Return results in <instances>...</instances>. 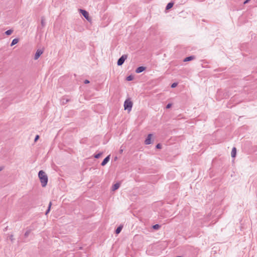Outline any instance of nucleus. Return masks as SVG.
<instances>
[{
	"label": "nucleus",
	"mask_w": 257,
	"mask_h": 257,
	"mask_svg": "<svg viewBox=\"0 0 257 257\" xmlns=\"http://www.w3.org/2000/svg\"><path fill=\"white\" fill-rule=\"evenodd\" d=\"M38 176L41 183L42 186L45 187L48 183V177L45 172L42 170L39 172Z\"/></svg>",
	"instance_id": "f257e3e1"
},
{
	"label": "nucleus",
	"mask_w": 257,
	"mask_h": 257,
	"mask_svg": "<svg viewBox=\"0 0 257 257\" xmlns=\"http://www.w3.org/2000/svg\"><path fill=\"white\" fill-rule=\"evenodd\" d=\"M133 106V102L132 101L128 99H126L124 102V108L125 110H127L130 112L132 110Z\"/></svg>",
	"instance_id": "f03ea898"
},
{
	"label": "nucleus",
	"mask_w": 257,
	"mask_h": 257,
	"mask_svg": "<svg viewBox=\"0 0 257 257\" xmlns=\"http://www.w3.org/2000/svg\"><path fill=\"white\" fill-rule=\"evenodd\" d=\"M79 11L87 21H90L91 20L89 14L87 11L82 9H79Z\"/></svg>",
	"instance_id": "7ed1b4c3"
},
{
	"label": "nucleus",
	"mask_w": 257,
	"mask_h": 257,
	"mask_svg": "<svg viewBox=\"0 0 257 257\" xmlns=\"http://www.w3.org/2000/svg\"><path fill=\"white\" fill-rule=\"evenodd\" d=\"M127 56L126 55H123L117 61V64L118 66H120L123 64L124 61L126 59Z\"/></svg>",
	"instance_id": "20e7f679"
},
{
	"label": "nucleus",
	"mask_w": 257,
	"mask_h": 257,
	"mask_svg": "<svg viewBox=\"0 0 257 257\" xmlns=\"http://www.w3.org/2000/svg\"><path fill=\"white\" fill-rule=\"evenodd\" d=\"M153 135L152 134L148 135L147 139H146L145 141V143L146 145H150L152 143V138Z\"/></svg>",
	"instance_id": "39448f33"
},
{
	"label": "nucleus",
	"mask_w": 257,
	"mask_h": 257,
	"mask_svg": "<svg viewBox=\"0 0 257 257\" xmlns=\"http://www.w3.org/2000/svg\"><path fill=\"white\" fill-rule=\"evenodd\" d=\"M43 51L42 50H38L35 55V60H37L39 58V57L43 54Z\"/></svg>",
	"instance_id": "423d86ee"
},
{
	"label": "nucleus",
	"mask_w": 257,
	"mask_h": 257,
	"mask_svg": "<svg viewBox=\"0 0 257 257\" xmlns=\"http://www.w3.org/2000/svg\"><path fill=\"white\" fill-rule=\"evenodd\" d=\"M109 159H110V156L109 155L103 160V161L101 163V165L103 166H105L108 162V161H109Z\"/></svg>",
	"instance_id": "0eeeda50"
},
{
	"label": "nucleus",
	"mask_w": 257,
	"mask_h": 257,
	"mask_svg": "<svg viewBox=\"0 0 257 257\" xmlns=\"http://www.w3.org/2000/svg\"><path fill=\"white\" fill-rule=\"evenodd\" d=\"M145 70V67L143 66L139 67L136 70V72L137 73H140Z\"/></svg>",
	"instance_id": "6e6552de"
},
{
	"label": "nucleus",
	"mask_w": 257,
	"mask_h": 257,
	"mask_svg": "<svg viewBox=\"0 0 257 257\" xmlns=\"http://www.w3.org/2000/svg\"><path fill=\"white\" fill-rule=\"evenodd\" d=\"M236 154V149L235 147H233L231 152V156L232 158H234Z\"/></svg>",
	"instance_id": "1a4fd4ad"
},
{
	"label": "nucleus",
	"mask_w": 257,
	"mask_h": 257,
	"mask_svg": "<svg viewBox=\"0 0 257 257\" xmlns=\"http://www.w3.org/2000/svg\"><path fill=\"white\" fill-rule=\"evenodd\" d=\"M119 186H120L119 183H117L113 185L112 190L113 191H115V190H117L119 187Z\"/></svg>",
	"instance_id": "9d476101"
},
{
	"label": "nucleus",
	"mask_w": 257,
	"mask_h": 257,
	"mask_svg": "<svg viewBox=\"0 0 257 257\" xmlns=\"http://www.w3.org/2000/svg\"><path fill=\"white\" fill-rule=\"evenodd\" d=\"M31 229H27L26 231V232H25V234H24V236L25 237H27L29 234H30L31 232Z\"/></svg>",
	"instance_id": "9b49d317"
},
{
	"label": "nucleus",
	"mask_w": 257,
	"mask_h": 257,
	"mask_svg": "<svg viewBox=\"0 0 257 257\" xmlns=\"http://www.w3.org/2000/svg\"><path fill=\"white\" fill-rule=\"evenodd\" d=\"M173 3H169L167 4L166 9L167 10H168L170 9L171 8H172L173 7Z\"/></svg>",
	"instance_id": "f8f14e48"
},
{
	"label": "nucleus",
	"mask_w": 257,
	"mask_h": 257,
	"mask_svg": "<svg viewBox=\"0 0 257 257\" xmlns=\"http://www.w3.org/2000/svg\"><path fill=\"white\" fill-rule=\"evenodd\" d=\"M41 24L43 27H44L46 25L45 19L44 17L41 18Z\"/></svg>",
	"instance_id": "ddd939ff"
},
{
	"label": "nucleus",
	"mask_w": 257,
	"mask_h": 257,
	"mask_svg": "<svg viewBox=\"0 0 257 257\" xmlns=\"http://www.w3.org/2000/svg\"><path fill=\"white\" fill-rule=\"evenodd\" d=\"M19 42V40L18 39H14L13 40L11 46H12L16 44H17Z\"/></svg>",
	"instance_id": "4468645a"
},
{
	"label": "nucleus",
	"mask_w": 257,
	"mask_h": 257,
	"mask_svg": "<svg viewBox=\"0 0 257 257\" xmlns=\"http://www.w3.org/2000/svg\"><path fill=\"white\" fill-rule=\"evenodd\" d=\"M193 58H194L192 56L188 57L184 59V62L189 61L193 60Z\"/></svg>",
	"instance_id": "2eb2a0df"
},
{
	"label": "nucleus",
	"mask_w": 257,
	"mask_h": 257,
	"mask_svg": "<svg viewBox=\"0 0 257 257\" xmlns=\"http://www.w3.org/2000/svg\"><path fill=\"white\" fill-rule=\"evenodd\" d=\"M121 229H122V227H121V226H119V227H118L116 228V230H115V233H116V234H118V233H120V232L121 231Z\"/></svg>",
	"instance_id": "dca6fc26"
},
{
	"label": "nucleus",
	"mask_w": 257,
	"mask_h": 257,
	"mask_svg": "<svg viewBox=\"0 0 257 257\" xmlns=\"http://www.w3.org/2000/svg\"><path fill=\"white\" fill-rule=\"evenodd\" d=\"M13 32V30H9L8 31H7L6 32H5V34L7 35H10L12 34Z\"/></svg>",
	"instance_id": "f3484780"
},
{
	"label": "nucleus",
	"mask_w": 257,
	"mask_h": 257,
	"mask_svg": "<svg viewBox=\"0 0 257 257\" xmlns=\"http://www.w3.org/2000/svg\"><path fill=\"white\" fill-rule=\"evenodd\" d=\"M51 205H52V203L50 202L49 203V207H48V208L47 209V210L46 211V214L47 215L50 211V208H51Z\"/></svg>",
	"instance_id": "a211bd4d"
},
{
	"label": "nucleus",
	"mask_w": 257,
	"mask_h": 257,
	"mask_svg": "<svg viewBox=\"0 0 257 257\" xmlns=\"http://www.w3.org/2000/svg\"><path fill=\"white\" fill-rule=\"evenodd\" d=\"M160 227V226L159 224H155L153 226V228L154 229H156V230L159 229Z\"/></svg>",
	"instance_id": "6ab92c4d"
},
{
	"label": "nucleus",
	"mask_w": 257,
	"mask_h": 257,
	"mask_svg": "<svg viewBox=\"0 0 257 257\" xmlns=\"http://www.w3.org/2000/svg\"><path fill=\"white\" fill-rule=\"evenodd\" d=\"M102 155V153H98L97 154H96L95 156H94V157L96 159H98L100 157V156Z\"/></svg>",
	"instance_id": "aec40b11"
},
{
	"label": "nucleus",
	"mask_w": 257,
	"mask_h": 257,
	"mask_svg": "<svg viewBox=\"0 0 257 257\" xmlns=\"http://www.w3.org/2000/svg\"><path fill=\"white\" fill-rule=\"evenodd\" d=\"M133 79V76L130 75L126 77V80L127 81H131Z\"/></svg>",
	"instance_id": "412c9836"
},
{
	"label": "nucleus",
	"mask_w": 257,
	"mask_h": 257,
	"mask_svg": "<svg viewBox=\"0 0 257 257\" xmlns=\"http://www.w3.org/2000/svg\"><path fill=\"white\" fill-rule=\"evenodd\" d=\"M177 83H173L172 85H171V87L172 88H175L177 86Z\"/></svg>",
	"instance_id": "4be33fe9"
},
{
	"label": "nucleus",
	"mask_w": 257,
	"mask_h": 257,
	"mask_svg": "<svg viewBox=\"0 0 257 257\" xmlns=\"http://www.w3.org/2000/svg\"><path fill=\"white\" fill-rule=\"evenodd\" d=\"M172 106V104L171 103H169L167 105L166 108H170Z\"/></svg>",
	"instance_id": "5701e85b"
},
{
	"label": "nucleus",
	"mask_w": 257,
	"mask_h": 257,
	"mask_svg": "<svg viewBox=\"0 0 257 257\" xmlns=\"http://www.w3.org/2000/svg\"><path fill=\"white\" fill-rule=\"evenodd\" d=\"M39 138V136L38 135H37L35 138L34 141L36 142Z\"/></svg>",
	"instance_id": "b1692460"
},
{
	"label": "nucleus",
	"mask_w": 257,
	"mask_h": 257,
	"mask_svg": "<svg viewBox=\"0 0 257 257\" xmlns=\"http://www.w3.org/2000/svg\"><path fill=\"white\" fill-rule=\"evenodd\" d=\"M161 145H160V144H158V145H157V146H156V148H158V149H160V148H161Z\"/></svg>",
	"instance_id": "393cba45"
},
{
	"label": "nucleus",
	"mask_w": 257,
	"mask_h": 257,
	"mask_svg": "<svg viewBox=\"0 0 257 257\" xmlns=\"http://www.w3.org/2000/svg\"><path fill=\"white\" fill-rule=\"evenodd\" d=\"M250 0H246L244 2L243 4H246L247 3H248Z\"/></svg>",
	"instance_id": "a878e982"
},
{
	"label": "nucleus",
	"mask_w": 257,
	"mask_h": 257,
	"mask_svg": "<svg viewBox=\"0 0 257 257\" xmlns=\"http://www.w3.org/2000/svg\"><path fill=\"white\" fill-rule=\"evenodd\" d=\"M89 83V81L88 80H85L84 81V83H85V84H87V83Z\"/></svg>",
	"instance_id": "bb28decb"
},
{
	"label": "nucleus",
	"mask_w": 257,
	"mask_h": 257,
	"mask_svg": "<svg viewBox=\"0 0 257 257\" xmlns=\"http://www.w3.org/2000/svg\"><path fill=\"white\" fill-rule=\"evenodd\" d=\"M4 168V167L2 166V167H0V171H2Z\"/></svg>",
	"instance_id": "cd10ccee"
},
{
	"label": "nucleus",
	"mask_w": 257,
	"mask_h": 257,
	"mask_svg": "<svg viewBox=\"0 0 257 257\" xmlns=\"http://www.w3.org/2000/svg\"><path fill=\"white\" fill-rule=\"evenodd\" d=\"M119 152H120V153H122V152H123V150L122 149H120Z\"/></svg>",
	"instance_id": "c85d7f7f"
},
{
	"label": "nucleus",
	"mask_w": 257,
	"mask_h": 257,
	"mask_svg": "<svg viewBox=\"0 0 257 257\" xmlns=\"http://www.w3.org/2000/svg\"><path fill=\"white\" fill-rule=\"evenodd\" d=\"M65 103V101H62V103Z\"/></svg>",
	"instance_id": "c756f323"
},
{
	"label": "nucleus",
	"mask_w": 257,
	"mask_h": 257,
	"mask_svg": "<svg viewBox=\"0 0 257 257\" xmlns=\"http://www.w3.org/2000/svg\"><path fill=\"white\" fill-rule=\"evenodd\" d=\"M65 103V101H62V103Z\"/></svg>",
	"instance_id": "7c9ffc66"
},
{
	"label": "nucleus",
	"mask_w": 257,
	"mask_h": 257,
	"mask_svg": "<svg viewBox=\"0 0 257 257\" xmlns=\"http://www.w3.org/2000/svg\"><path fill=\"white\" fill-rule=\"evenodd\" d=\"M177 257H181V256H177Z\"/></svg>",
	"instance_id": "2f4dec72"
}]
</instances>
